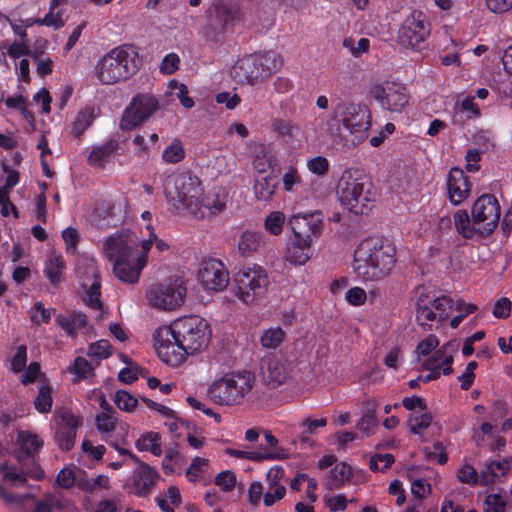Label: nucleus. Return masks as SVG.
Masks as SVG:
<instances>
[{"instance_id": "obj_13", "label": "nucleus", "mask_w": 512, "mask_h": 512, "mask_svg": "<svg viewBox=\"0 0 512 512\" xmlns=\"http://www.w3.org/2000/svg\"><path fill=\"white\" fill-rule=\"evenodd\" d=\"M159 109L158 99L150 93H138L133 96L125 108L121 118L120 128L130 131L144 123Z\"/></svg>"}, {"instance_id": "obj_3", "label": "nucleus", "mask_w": 512, "mask_h": 512, "mask_svg": "<svg viewBox=\"0 0 512 512\" xmlns=\"http://www.w3.org/2000/svg\"><path fill=\"white\" fill-rule=\"evenodd\" d=\"M103 252L119 281L136 284L148 264L150 241H140L134 232L124 230L105 239Z\"/></svg>"}, {"instance_id": "obj_55", "label": "nucleus", "mask_w": 512, "mask_h": 512, "mask_svg": "<svg viewBox=\"0 0 512 512\" xmlns=\"http://www.w3.org/2000/svg\"><path fill=\"white\" fill-rule=\"evenodd\" d=\"M35 22L40 26L53 27L54 29L64 26L62 11L52 9V4L49 5V12L43 18L36 19Z\"/></svg>"}, {"instance_id": "obj_57", "label": "nucleus", "mask_w": 512, "mask_h": 512, "mask_svg": "<svg viewBox=\"0 0 512 512\" xmlns=\"http://www.w3.org/2000/svg\"><path fill=\"white\" fill-rule=\"evenodd\" d=\"M377 427L375 410H368L357 423V428L364 436L368 437L374 433Z\"/></svg>"}, {"instance_id": "obj_51", "label": "nucleus", "mask_w": 512, "mask_h": 512, "mask_svg": "<svg viewBox=\"0 0 512 512\" xmlns=\"http://www.w3.org/2000/svg\"><path fill=\"white\" fill-rule=\"evenodd\" d=\"M87 355L90 359L100 361L111 355V345L107 340H99L91 343L88 347Z\"/></svg>"}, {"instance_id": "obj_11", "label": "nucleus", "mask_w": 512, "mask_h": 512, "mask_svg": "<svg viewBox=\"0 0 512 512\" xmlns=\"http://www.w3.org/2000/svg\"><path fill=\"white\" fill-rule=\"evenodd\" d=\"M330 118L342 124L358 143L367 138L372 122L368 106L353 102L338 103L333 108Z\"/></svg>"}, {"instance_id": "obj_25", "label": "nucleus", "mask_w": 512, "mask_h": 512, "mask_svg": "<svg viewBox=\"0 0 512 512\" xmlns=\"http://www.w3.org/2000/svg\"><path fill=\"white\" fill-rule=\"evenodd\" d=\"M142 401L148 408L162 416L164 419L163 425L167 427L171 433L179 434L180 430L186 425V422L170 407L157 403L149 398H142Z\"/></svg>"}, {"instance_id": "obj_24", "label": "nucleus", "mask_w": 512, "mask_h": 512, "mask_svg": "<svg viewBox=\"0 0 512 512\" xmlns=\"http://www.w3.org/2000/svg\"><path fill=\"white\" fill-rule=\"evenodd\" d=\"M66 262L60 253L50 252L43 264V274L48 282L56 287L65 279Z\"/></svg>"}, {"instance_id": "obj_21", "label": "nucleus", "mask_w": 512, "mask_h": 512, "mask_svg": "<svg viewBox=\"0 0 512 512\" xmlns=\"http://www.w3.org/2000/svg\"><path fill=\"white\" fill-rule=\"evenodd\" d=\"M423 370L428 371L425 375H419L416 379L409 381L410 388H416L420 382H430L440 377L441 374H448V356L446 354V344L423 364Z\"/></svg>"}, {"instance_id": "obj_18", "label": "nucleus", "mask_w": 512, "mask_h": 512, "mask_svg": "<svg viewBox=\"0 0 512 512\" xmlns=\"http://www.w3.org/2000/svg\"><path fill=\"white\" fill-rule=\"evenodd\" d=\"M55 440L62 450H70L74 446L77 429L82 426V418L72 411L62 408L55 412Z\"/></svg>"}, {"instance_id": "obj_17", "label": "nucleus", "mask_w": 512, "mask_h": 512, "mask_svg": "<svg viewBox=\"0 0 512 512\" xmlns=\"http://www.w3.org/2000/svg\"><path fill=\"white\" fill-rule=\"evenodd\" d=\"M371 96L383 109L391 112H401L409 102L406 87L394 82L374 85L371 88Z\"/></svg>"}, {"instance_id": "obj_12", "label": "nucleus", "mask_w": 512, "mask_h": 512, "mask_svg": "<svg viewBox=\"0 0 512 512\" xmlns=\"http://www.w3.org/2000/svg\"><path fill=\"white\" fill-rule=\"evenodd\" d=\"M319 226H291L283 260L290 266L299 267L311 259V246L319 236Z\"/></svg>"}, {"instance_id": "obj_28", "label": "nucleus", "mask_w": 512, "mask_h": 512, "mask_svg": "<svg viewBox=\"0 0 512 512\" xmlns=\"http://www.w3.org/2000/svg\"><path fill=\"white\" fill-rule=\"evenodd\" d=\"M474 441L479 447H489L491 450L501 449L505 439L496 433V427L491 423H484L474 433Z\"/></svg>"}, {"instance_id": "obj_38", "label": "nucleus", "mask_w": 512, "mask_h": 512, "mask_svg": "<svg viewBox=\"0 0 512 512\" xmlns=\"http://www.w3.org/2000/svg\"><path fill=\"white\" fill-rule=\"evenodd\" d=\"M94 118L95 114L93 107H85L79 111L72 124L73 134L76 137H80L92 125Z\"/></svg>"}, {"instance_id": "obj_62", "label": "nucleus", "mask_w": 512, "mask_h": 512, "mask_svg": "<svg viewBox=\"0 0 512 512\" xmlns=\"http://www.w3.org/2000/svg\"><path fill=\"white\" fill-rule=\"evenodd\" d=\"M345 300L351 306H362L367 301V293L363 288L355 286L346 291Z\"/></svg>"}, {"instance_id": "obj_6", "label": "nucleus", "mask_w": 512, "mask_h": 512, "mask_svg": "<svg viewBox=\"0 0 512 512\" xmlns=\"http://www.w3.org/2000/svg\"><path fill=\"white\" fill-rule=\"evenodd\" d=\"M255 378L249 372L229 373L216 379L209 386V398L221 406L240 404L254 387Z\"/></svg>"}, {"instance_id": "obj_7", "label": "nucleus", "mask_w": 512, "mask_h": 512, "mask_svg": "<svg viewBox=\"0 0 512 512\" xmlns=\"http://www.w3.org/2000/svg\"><path fill=\"white\" fill-rule=\"evenodd\" d=\"M337 193L341 205L354 215H368L374 207L371 183L344 171L339 179Z\"/></svg>"}, {"instance_id": "obj_64", "label": "nucleus", "mask_w": 512, "mask_h": 512, "mask_svg": "<svg viewBox=\"0 0 512 512\" xmlns=\"http://www.w3.org/2000/svg\"><path fill=\"white\" fill-rule=\"evenodd\" d=\"M215 484L223 491H231L236 485L235 473L231 470H224L216 475Z\"/></svg>"}, {"instance_id": "obj_19", "label": "nucleus", "mask_w": 512, "mask_h": 512, "mask_svg": "<svg viewBox=\"0 0 512 512\" xmlns=\"http://www.w3.org/2000/svg\"><path fill=\"white\" fill-rule=\"evenodd\" d=\"M137 468L127 479L126 487L136 496H145L151 492L161 478L159 472L148 463L141 460L136 462Z\"/></svg>"}, {"instance_id": "obj_56", "label": "nucleus", "mask_w": 512, "mask_h": 512, "mask_svg": "<svg viewBox=\"0 0 512 512\" xmlns=\"http://www.w3.org/2000/svg\"><path fill=\"white\" fill-rule=\"evenodd\" d=\"M238 16V11L229 6H217L216 18L223 30H226Z\"/></svg>"}, {"instance_id": "obj_30", "label": "nucleus", "mask_w": 512, "mask_h": 512, "mask_svg": "<svg viewBox=\"0 0 512 512\" xmlns=\"http://www.w3.org/2000/svg\"><path fill=\"white\" fill-rule=\"evenodd\" d=\"M75 272L83 288H87L93 280L99 279L95 259L87 255H79L76 260Z\"/></svg>"}, {"instance_id": "obj_60", "label": "nucleus", "mask_w": 512, "mask_h": 512, "mask_svg": "<svg viewBox=\"0 0 512 512\" xmlns=\"http://www.w3.org/2000/svg\"><path fill=\"white\" fill-rule=\"evenodd\" d=\"M506 500L498 493L489 494L484 501V512H505Z\"/></svg>"}, {"instance_id": "obj_37", "label": "nucleus", "mask_w": 512, "mask_h": 512, "mask_svg": "<svg viewBox=\"0 0 512 512\" xmlns=\"http://www.w3.org/2000/svg\"><path fill=\"white\" fill-rule=\"evenodd\" d=\"M271 130L286 141L294 138L299 126L291 119L274 117L271 119Z\"/></svg>"}, {"instance_id": "obj_33", "label": "nucleus", "mask_w": 512, "mask_h": 512, "mask_svg": "<svg viewBox=\"0 0 512 512\" xmlns=\"http://www.w3.org/2000/svg\"><path fill=\"white\" fill-rule=\"evenodd\" d=\"M264 235L254 229L245 230L238 242V251L243 256H250L265 244Z\"/></svg>"}, {"instance_id": "obj_53", "label": "nucleus", "mask_w": 512, "mask_h": 512, "mask_svg": "<svg viewBox=\"0 0 512 512\" xmlns=\"http://www.w3.org/2000/svg\"><path fill=\"white\" fill-rule=\"evenodd\" d=\"M114 402L120 410L128 413L133 412L138 405L136 397L125 390H119L116 392Z\"/></svg>"}, {"instance_id": "obj_47", "label": "nucleus", "mask_w": 512, "mask_h": 512, "mask_svg": "<svg viewBox=\"0 0 512 512\" xmlns=\"http://www.w3.org/2000/svg\"><path fill=\"white\" fill-rule=\"evenodd\" d=\"M276 184L271 176H265L257 180L254 184L255 196L259 200L267 201L275 193Z\"/></svg>"}, {"instance_id": "obj_43", "label": "nucleus", "mask_w": 512, "mask_h": 512, "mask_svg": "<svg viewBox=\"0 0 512 512\" xmlns=\"http://www.w3.org/2000/svg\"><path fill=\"white\" fill-rule=\"evenodd\" d=\"M264 438H265V441L267 442V444L272 448L271 450L269 451H259L260 452V455H279V458H264V460H286L289 458L290 456V453L289 451L284 448V447H281L279 446V441L278 439L271 434V432L269 431H266L264 433Z\"/></svg>"}, {"instance_id": "obj_39", "label": "nucleus", "mask_w": 512, "mask_h": 512, "mask_svg": "<svg viewBox=\"0 0 512 512\" xmlns=\"http://www.w3.org/2000/svg\"><path fill=\"white\" fill-rule=\"evenodd\" d=\"M3 481L10 486L23 485L27 481V474L15 466L4 463L0 466Z\"/></svg>"}, {"instance_id": "obj_22", "label": "nucleus", "mask_w": 512, "mask_h": 512, "mask_svg": "<svg viewBox=\"0 0 512 512\" xmlns=\"http://www.w3.org/2000/svg\"><path fill=\"white\" fill-rule=\"evenodd\" d=\"M285 471L282 466L271 467L266 474V487H264L263 504L271 507L281 501L286 495V487L282 483Z\"/></svg>"}, {"instance_id": "obj_50", "label": "nucleus", "mask_w": 512, "mask_h": 512, "mask_svg": "<svg viewBox=\"0 0 512 512\" xmlns=\"http://www.w3.org/2000/svg\"><path fill=\"white\" fill-rule=\"evenodd\" d=\"M327 425L326 418L313 419L310 417L304 418L300 426L303 431L300 435V440L302 442H307L311 435L315 434L318 428H323Z\"/></svg>"}, {"instance_id": "obj_5", "label": "nucleus", "mask_w": 512, "mask_h": 512, "mask_svg": "<svg viewBox=\"0 0 512 512\" xmlns=\"http://www.w3.org/2000/svg\"><path fill=\"white\" fill-rule=\"evenodd\" d=\"M141 62L136 47L121 45L111 49L97 62L95 74L101 84L113 85L135 75Z\"/></svg>"}, {"instance_id": "obj_59", "label": "nucleus", "mask_w": 512, "mask_h": 512, "mask_svg": "<svg viewBox=\"0 0 512 512\" xmlns=\"http://www.w3.org/2000/svg\"><path fill=\"white\" fill-rule=\"evenodd\" d=\"M354 501V498L348 500L344 494H334L325 496L324 498V502L331 512L344 511L347 508L348 503H352Z\"/></svg>"}, {"instance_id": "obj_14", "label": "nucleus", "mask_w": 512, "mask_h": 512, "mask_svg": "<svg viewBox=\"0 0 512 512\" xmlns=\"http://www.w3.org/2000/svg\"><path fill=\"white\" fill-rule=\"evenodd\" d=\"M448 298H434L422 293L416 303V319L419 325L429 329L438 328L448 317Z\"/></svg>"}, {"instance_id": "obj_48", "label": "nucleus", "mask_w": 512, "mask_h": 512, "mask_svg": "<svg viewBox=\"0 0 512 512\" xmlns=\"http://www.w3.org/2000/svg\"><path fill=\"white\" fill-rule=\"evenodd\" d=\"M53 404L51 387L42 385L34 399V407L39 413L50 412Z\"/></svg>"}, {"instance_id": "obj_58", "label": "nucleus", "mask_w": 512, "mask_h": 512, "mask_svg": "<svg viewBox=\"0 0 512 512\" xmlns=\"http://www.w3.org/2000/svg\"><path fill=\"white\" fill-rule=\"evenodd\" d=\"M456 111L465 113L467 118H475L480 115L478 105L475 103L473 96H465L455 105Z\"/></svg>"}, {"instance_id": "obj_9", "label": "nucleus", "mask_w": 512, "mask_h": 512, "mask_svg": "<svg viewBox=\"0 0 512 512\" xmlns=\"http://www.w3.org/2000/svg\"><path fill=\"white\" fill-rule=\"evenodd\" d=\"M269 276L260 265L240 269L234 275V295L246 306L259 304L268 289Z\"/></svg>"}, {"instance_id": "obj_42", "label": "nucleus", "mask_w": 512, "mask_h": 512, "mask_svg": "<svg viewBox=\"0 0 512 512\" xmlns=\"http://www.w3.org/2000/svg\"><path fill=\"white\" fill-rule=\"evenodd\" d=\"M117 211L121 213V207H117ZM93 215L95 219L103 221H114L116 217V206L108 200L98 201L95 205Z\"/></svg>"}, {"instance_id": "obj_44", "label": "nucleus", "mask_w": 512, "mask_h": 512, "mask_svg": "<svg viewBox=\"0 0 512 512\" xmlns=\"http://www.w3.org/2000/svg\"><path fill=\"white\" fill-rule=\"evenodd\" d=\"M95 423L101 433H111L116 429L117 418L110 406L108 410H103L96 415Z\"/></svg>"}, {"instance_id": "obj_36", "label": "nucleus", "mask_w": 512, "mask_h": 512, "mask_svg": "<svg viewBox=\"0 0 512 512\" xmlns=\"http://www.w3.org/2000/svg\"><path fill=\"white\" fill-rule=\"evenodd\" d=\"M55 321L67 335L72 337L76 336L77 331L87 324V318L82 313L60 314L56 316Z\"/></svg>"}, {"instance_id": "obj_46", "label": "nucleus", "mask_w": 512, "mask_h": 512, "mask_svg": "<svg viewBox=\"0 0 512 512\" xmlns=\"http://www.w3.org/2000/svg\"><path fill=\"white\" fill-rule=\"evenodd\" d=\"M209 467V459L203 457H195L192 459L186 470V477L190 482H196L201 479Z\"/></svg>"}, {"instance_id": "obj_15", "label": "nucleus", "mask_w": 512, "mask_h": 512, "mask_svg": "<svg viewBox=\"0 0 512 512\" xmlns=\"http://www.w3.org/2000/svg\"><path fill=\"white\" fill-rule=\"evenodd\" d=\"M429 34L425 15L414 10L402 23L398 31V41L406 49L421 50Z\"/></svg>"}, {"instance_id": "obj_31", "label": "nucleus", "mask_w": 512, "mask_h": 512, "mask_svg": "<svg viewBox=\"0 0 512 512\" xmlns=\"http://www.w3.org/2000/svg\"><path fill=\"white\" fill-rule=\"evenodd\" d=\"M287 338L286 331L280 326H270L261 331L259 344L263 350L275 351L282 346Z\"/></svg>"}, {"instance_id": "obj_41", "label": "nucleus", "mask_w": 512, "mask_h": 512, "mask_svg": "<svg viewBox=\"0 0 512 512\" xmlns=\"http://www.w3.org/2000/svg\"><path fill=\"white\" fill-rule=\"evenodd\" d=\"M496 226H482L478 229L475 226H456L458 233L465 239L482 241L494 232Z\"/></svg>"}, {"instance_id": "obj_4", "label": "nucleus", "mask_w": 512, "mask_h": 512, "mask_svg": "<svg viewBox=\"0 0 512 512\" xmlns=\"http://www.w3.org/2000/svg\"><path fill=\"white\" fill-rule=\"evenodd\" d=\"M397 261L394 241L382 235L365 238L354 253V272L365 282H376L388 277Z\"/></svg>"}, {"instance_id": "obj_35", "label": "nucleus", "mask_w": 512, "mask_h": 512, "mask_svg": "<svg viewBox=\"0 0 512 512\" xmlns=\"http://www.w3.org/2000/svg\"><path fill=\"white\" fill-rule=\"evenodd\" d=\"M252 164L258 173H265L268 170L274 171L279 163L271 149H268L265 145H260L255 150Z\"/></svg>"}, {"instance_id": "obj_10", "label": "nucleus", "mask_w": 512, "mask_h": 512, "mask_svg": "<svg viewBox=\"0 0 512 512\" xmlns=\"http://www.w3.org/2000/svg\"><path fill=\"white\" fill-rule=\"evenodd\" d=\"M187 281L181 276H172L152 285L145 293L150 307L162 312L178 310L186 300Z\"/></svg>"}, {"instance_id": "obj_32", "label": "nucleus", "mask_w": 512, "mask_h": 512, "mask_svg": "<svg viewBox=\"0 0 512 512\" xmlns=\"http://www.w3.org/2000/svg\"><path fill=\"white\" fill-rule=\"evenodd\" d=\"M135 447L139 452H150L153 456L159 457L163 453L162 436L156 431H145L136 439Z\"/></svg>"}, {"instance_id": "obj_2", "label": "nucleus", "mask_w": 512, "mask_h": 512, "mask_svg": "<svg viewBox=\"0 0 512 512\" xmlns=\"http://www.w3.org/2000/svg\"><path fill=\"white\" fill-rule=\"evenodd\" d=\"M164 189L176 210L186 211L197 220H211L226 209V195L209 193L203 196L200 179L190 171L170 175Z\"/></svg>"}, {"instance_id": "obj_1", "label": "nucleus", "mask_w": 512, "mask_h": 512, "mask_svg": "<svg viewBox=\"0 0 512 512\" xmlns=\"http://www.w3.org/2000/svg\"><path fill=\"white\" fill-rule=\"evenodd\" d=\"M211 328L198 315L183 316L153 333L154 348L164 363L177 367L188 357L202 353L209 345Z\"/></svg>"}, {"instance_id": "obj_34", "label": "nucleus", "mask_w": 512, "mask_h": 512, "mask_svg": "<svg viewBox=\"0 0 512 512\" xmlns=\"http://www.w3.org/2000/svg\"><path fill=\"white\" fill-rule=\"evenodd\" d=\"M16 446L20 455L31 456L42 448L43 441L37 434L20 431L17 434Z\"/></svg>"}, {"instance_id": "obj_49", "label": "nucleus", "mask_w": 512, "mask_h": 512, "mask_svg": "<svg viewBox=\"0 0 512 512\" xmlns=\"http://www.w3.org/2000/svg\"><path fill=\"white\" fill-rule=\"evenodd\" d=\"M162 158L165 162L176 164L181 162L185 158V150L182 142L175 139L170 145H168L163 153Z\"/></svg>"}, {"instance_id": "obj_63", "label": "nucleus", "mask_w": 512, "mask_h": 512, "mask_svg": "<svg viewBox=\"0 0 512 512\" xmlns=\"http://www.w3.org/2000/svg\"><path fill=\"white\" fill-rule=\"evenodd\" d=\"M394 462V457L392 454H375L370 458L369 466L373 471H385L388 469L392 463Z\"/></svg>"}, {"instance_id": "obj_8", "label": "nucleus", "mask_w": 512, "mask_h": 512, "mask_svg": "<svg viewBox=\"0 0 512 512\" xmlns=\"http://www.w3.org/2000/svg\"><path fill=\"white\" fill-rule=\"evenodd\" d=\"M278 69L273 52H255L239 58L231 68V76L241 84L251 86L269 78Z\"/></svg>"}, {"instance_id": "obj_54", "label": "nucleus", "mask_w": 512, "mask_h": 512, "mask_svg": "<svg viewBox=\"0 0 512 512\" xmlns=\"http://www.w3.org/2000/svg\"><path fill=\"white\" fill-rule=\"evenodd\" d=\"M53 310L45 308L42 302H36L29 311L30 319L34 324H47L52 317Z\"/></svg>"}, {"instance_id": "obj_61", "label": "nucleus", "mask_w": 512, "mask_h": 512, "mask_svg": "<svg viewBox=\"0 0 512 512\" xmlns=\"http://www.w3.org/2000/svg\"><path fill=\"white\" fill-rule=\"evenodd\" d=\"M453 308L458 312V314L455 315L450 321V327L452 328L458 327L466 316L473 313L477 309L474 304H466L462 301H458Z\"/></svg>"}, {"instance_id": "obj_27", "label": "nucleus", "mask_w": 512, "mask_h": 512, "mask_svg": "<svg viewBox=\"0 0 512 512\" xmlns=\"http://www.w3.org/2000/svg\"><path fill=\"white\" fill-rule=\"evenodd\" d=\"M470 190V183L463 171L458 168L450 169V203H462L468 198Z\"/></svg>"}, {"instance_id": "obj_52", "label": "nucleus", "mask_w": 512, "mask_h": 512, "mask_svg": "<svg viewBox=\"0 0 512 512\" xmlns=\"http://www.w3.org/2000/svg\"><path fill=\"white\" fill-rule=\"evenodd\" d=\"M299 220H303L306 224H323L325 216L321 210H306L294 213L288 224H293Z\"/></svg>"}, {"instance_id": "obj_16", "label": "nucleus", "mask_w": 512, "mask_h": 512, "mask_svg": "<svg viewBox=\"0 0 512 512\" xmlns=\"http://www.w3.org/2000/svg\"><path fill=\"white\" fill-rule=\"evenodd\" d=\"M197 281L207 294L222 292L230 282V275L222 261L208 259L201 263L197 271Z\"/></svg>"}, {"instance_id": "obj_40", "label": "nucleus", "mask_w": 512, "mask_h": 512, "mask_svg": "<svg viewBox=\"0 0 512 512\" xmlns=\"http://www.w3.org/2000/svg\"><path fill=\"white\" fill-rule=\"evenodd\" d=\"M408 426L414 434H422L424 430L432 426V416L424 411L411 413Z\"/></svg>"}, {"instance_id": "obj_20", "label": "nucleus", "mask_w": 512, "mask_h": 512, "mask_svg": "<svg viewBox=\"0 0 512 512\" xmlns=\"http://www.w3.org/2000/svg\"><path fill=\"white\" fill-rule=\"evenodd\" d=\"M471 217L476 223L499 224L501 207L497 198L492 194L479 196L472 205Z\"/></svg>"}, {"instance_id": "obj_26", "label": "nucleus", "mask_w": 512, "mask_h": 512, "mask_svg": "<svg viewBox=\"0 0 512 512\" xmlns=\"http://www.w3.org/2000/svg\"><path fill=\"white\" fill-rule=\"evenodd\" d=\"M118 149V140L109 139L102 145L93 146L87 161L93 167L104 168L115 157Z\"/></svg>"}, {"instance_id": "obj_23", "label": "nucleus", "mask_w": 512, "mask_h": 512, "mask_svg": "<svg viewBox=\"0 0 512 512\" xmlns=\"http://www.w3.org/2000/svg\"><path fill=\"white\" fill-rule=\"evenodd\" d=\"M261 376L267 386L276 388L286 383L289 378V371L283 360L272 356L263 365Z\"/></svg>"}, {"instance_id": "obj_45", "label": "nucleus", "mask_w": 512, "mask_h": 512, "mask_svg": "<svg viewBox=\"0 0 512 512\" xmlns=\"http://www.w3.org/2000/svg\"><path fill=\"white\" fill-rule=\"evenodd\" d=\"M100 287H101L100 279L95 278V280H93L91 283H89L87 288H84V289L86 290L85 301H86L87 305L93 309L100 311V317H102V315H103L102 308L103 307H102V302L100 300V295H101Z\"/></svg>"}, {"instance_id": "obj_29", "label": "nucleus", "mask_w": 512, "mask_h": 512, "mask_svg": "<svg viewBox=\"0 0 512 512\" xmlns=\"http://www.w3.org/2000/svg\"><path fill=\"white\" fill-rule=\"evenodd\" d=\"M354 475V470L345 461L338 462L332 467L326 476V486L330 489H339L349 482Z\"/></svg>"}]
</instances>
